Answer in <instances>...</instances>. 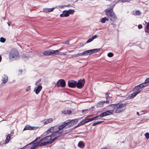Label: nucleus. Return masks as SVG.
<instances>
[{
	"label": "nucleus",
	"instance_id": "obj_1",
	"mask_svg": "<svg viewBox=\"0 0 149 149\" xmlns=\"http://www.w3.org/2000/svg\"><path fill=\"white\" fill-rule=\"evenodd\" d=\"M73 122H68L66 123L65 122L63 124L59 126L56 125L51 128L50 130H48L46 132V133H50V134L56 132H59L63 128H69L73 125Z\"/></svg>",
	"mask_w": 149,
	"mask_h": 149
},
{
	"label": "nucleus",
	"instance_id": "obj_2",
	"mask_svg": "<svg viewBox=\"0 0 149 149\" xmlns=\"http://www.w3.org/2000/svg\"><path fill=\"white\" fill-rule=\"evenodd\" d=\"M107 1H110L112 2V3L111 6V8H107L105 10L106 14L111 21L113 22H115L117 19V18L113 12V9L117 2H115V0H107Z\"/></svg>",
	"mask_w": 149,
	"mask_h": 149
},
{
	"label": "nucleus",
	"instance_id": "obj_3",
	"mask_svg": "<svg viewBox=\"0 0 149 149\" xmlns=\"http://www.w3.org/2000/svg\"><path fill=\"white\" fill-rule=\"evenodd\" d=\"M20 58V56L18 50L15 49L11 50L9 53V58L11 61L17 60Z\"/></svg>",
	"mask_w": 149,
	"mask_h": 149
},
{
	"label": "nucleus",
	"instance_id": "obj_4",
	"mask_svg": "<svg viewBox=\"0 0 149 149\" xmlns=\"http://www.w3.org/2000/svg\"><path fill=\"white\" fill-rule=\"evenodd\" d=\"M125 104L118 103L116 104H111L110 106H112L113 107L116 109L115 113H120L124 111L125 109Z\"/></svg>",
	"mask_w": 149,
	"mask_h": 149
},
{
	"label": "nucleus",
	"instance_id": "obj_5",
	"mask_svg": "<svg viewBox=\"0 0 149 149\" xmlns=\"http://www.w3.org/2000/svg\"><path fill=\"white\" fill-rule=\"evenodd\" d=\"M65 132H63V131H62V132H56L53 133H52L51 134V136L53 139H54V141H55V140L57 139V138L61 136V135H64L68 134L70 132V130H65Z\"/></svg>",
	"mask_w": 149,
	"mask_h": 149
},
{
	"label": "nucleus",
	"instance_id": "obj_6",
	"mask_svg": "<svg viewBox=\"0 0 149 149\" xmlns=\"http://www.w3.org/2000/svg\"><path fill=\"white\" fill-rule=\"evenodd\" d=\"M43 136H45L43 137L45 140V141L47 145L51 144V143L53 142L54 141V139L53 138L51 134L50 133H46V132L43 134Z\"/></svg>",
	"mask_w": 149,
	"mask_h": 149
},
{
	"label": "nucleus",
	"instance_id": "obj_7",
	"mask_svg": "<svg viewBox=\"0 0 149 149\" xmlns=\"http://www.w3.org/2000/svg\"><path fill=\"white\" fill-rule=\"evenodd\" d=\"M37 142L36 139L34 140L28 144L26 147L28 148L29 149H35L39 146Z\"/></svg>",
	"mask_w": 149,
	"mask_h": 149
},
{
	"label": "nucleus",
	"instance_id": "obj_8",
	"mask_svg": "<svg viewBox=\"0 0 149 149\" xmlns=\"http://www.w3.org/2000/svg\"><path fill=\"white\" fill-rule=\"evenodd\" d=\"M98 116H96L94 117H91L90 118H84V117H82V118L77 119H76L75 120H68V121H75V120H77L76 121H78L79 120H80V121H92V120H96V119L98 117Z\"/></svg>",
	"mask_w": 149,
	"mask_h": 149
},
{
	"label": "nucleus",
	"instance_id": "obj_9",
	"mask_svg": "<svg viewBox=\"0 0 149 149\" xmlns=\"http://www.w3.org/2000/svg\"><path fill=\"white\" fill-rule=\"evenodd\" d=\"M37 142L39 146H45L47 145V143L45 141V140L44 138L41 136L39 137L36 138Z\"/></svg>",
	"mask_w": 149,
	"mask_h": 149
},
{
	"label": "nucleus",
	"instance_id": "obj_10",
	"mask_svg": "<svg viewBox=\"0 0 149 149\" xmlns=\"http://www.w3.org/2000/svg\"><path fill=\"white\" fill-rule=\"evenodd\" d=\"M74 12V10L70 9L67 11L65 10L63 12V13L60 15V16L61 17H67L70 14H73Z\"/></svg>",
	"mask_w": 149,
	"mask_h": 149
},
{
	"label": "nucleus",
	"instance_id": "obj_11",
	"mask_svg": "<svg viewBox=\"0 0 149 149\" xmlns=\"http://www.w3.org/2000/svg\"><path fill=\"white\" fill-rule=\"evenodd\" d=\"M85 84V80L84 79H81L78 80V82H77L76 86L79 89L81 88Z\"/></svg>",
	"mask_w": 149,
	"mask_h": 149
},
{
	"label": "nucleus",
	"instance_id": "obj_12",
	"mask_svg": "<svg viewBox=\"0 0 149 149\" xmlns=\"http://www.w3.org/2000/svg\"><path fill=\"white\" fill-rule=\"evenodd\" d=\"M56 85L58 87L61 86L62 87H64L65 86V81L63 79H59L57 81Z\"/></svg>",
	"mask_w": 149,
	"mask_h": 149
},
{
	"label": "nucleus",
	"instance_id": "obj_13",
	"mask_svg": "<svg viewBox=\"0 0 149 149\" xmlns=\"http://www.w3.org/2000/svg\"><path fill=\"white\" fill-rule=\"evenodd\" d=\"M112 94L107 93L106 95V103H108L111 102L112 100Z\"/></svg>",
	"mask_w": 149,
	"mask_h": 149
},
{
	"label": "nucleus",
	"instance_id": "obj_14",
	"mask_svg": "<svg viewBox=\"0 0 149 149\" xmlns=\"http://www.w3.org/2000/svg\"><path fill=\"white\" fill-rule=\"evenodd\" d=\"M113 111L111 110L104 112L100 114V117H103L107 116L110 115L113 113Z\"/></svg>",
	"mask_w": 149,
	"mask_h": 149
},
{
	"label": "nucleus",
	"instance_id": "obj_15",
	"mask_svg": "<svg viewBox=\"0 0 149 149\" xmlns=\"http://www.w3.org/2000/svg\"><path fill=\"white\" fill-rule=\"evenodd\" d=\"M77 82L74 80H69L68 82V85L70 88H75L76 87Z\"/></svg>",
	"mask_w": 149,
	"mask_h": 149
},
{
	"label": "nucleus",
	"instance_id": "obj_16",
	"mask_svg": "<svg viewBox=\"0 0 149 149\" xmlns=\"http://www.w3.org/2000/svg\"><path fill=\"white\" fill-rule=\"evenodd\" d=\"M140 86V84L136 86L134 88V91H136V92L138 93V94L140 93L141 91V89L142 88Z\"/></svg>",
	"mask_w": 149,
	"mask_h": 149
},
{
	"label": "nucleus",
	"instance_id": "obj_17",
	"mask_svg": "<svg viewBox=\"0 0 149 149\" xmlns=\"http://www.w3.org/2000/svg\"><path fill=\"white\" fill-rule=\"evenodd\" d=\"M42 88V87L41 85H38L36 89H34L33 90L36 94H38L41 91Z\"/></svg>",
	"mask_w": 149,
	"mask_h": 149
},
{
	"label": "nucleus",
	"instance_id": "obj_18",
	"mask_svg": "<svg viewBox=\"0 0 149 149\" xmlns=\"http://www.w3.org/2000/svg\"><path fill=\"white\" fill-rule=\"evenodd\" d=\"M72 111L70 110H65L61 111V113L62 114L64 115H70L72 113Z\"/></svg>",
	"mask_w": 149,
	"mask_h": 149
},
{
	"label": "nucleus",
	"instance_id": "obj_19",
	"mask_svg": "<svg viewBox=\"0 0 149 149\" xmlns=\"http://www.w3.org/2000/svg\"><path fill=\"white\" fill-rule=\"evenodd\" d=\"M51 55H58L60 54L58 50H53L51 49Z\"/></svg>",
	"mask_w": 149,
	"mask_h": 149
},
{
	"label": "nucleus",
	"instance_id": "obj_20",
	"mask_svg": "<svg viewBox=\"0 0 149 149\" xmlns=\"http://www.w3.org/2000/svg\"><path fill=\"white\" fill-rule=\"evenodd\" d=\"M138 94V93L136 91H134V92L131 93L128 97L129 99L134 98Z\"/></svg>",
	"mask_w": 149,
	"mask_h": 149
},
{
	"label": "nucleus",
	"instance_id": "obj_21",
	"mask_svg": "<svg viewBox=\"0 0 149 149\" xmlns=\"http://www.w3.org/2000/svg\"><path fill=\"white\" fill-rule=\"evenodd\" d=\"M51 49L45 51L43 52V54L45 56L51 55Z\"/></svg>",
	"mask_w": 149,
	"mask_h": 149
},
{
	"label": "nucleus",
	"instance_id": "obj_22",
	"mask_svg": "<svg viewBox=\"0 0 149 149\" xmlns=\"http://www.w3.org/2000/svg\"><path fill=\"white\" fill-rule=\"evenodd\" d=\"M2 80L3 81V83L4 84H5L8 81V77L6 75H4L3 77Z\"/></svg>",
	"mask_w": 149,
	"mask_h": 149
},
{
	"label": "nucleus",
	"instance_id": "obj_23",
	"mask_svg": "<svg viewBox=\"0 0 149 149\" xmlns=\"http://www.w3.org/2000/svg\"><path fill=\"white\" fill-rule=\"evenodd\" d=\"M54 9V8H44L43 9V11L44 12L46 13L47 12H50L52 11Z\"/></svg>",
	"mask_w": 149,
	"mask_h": 149
},
{
	"label": "nucleus",
	"instance_id": "obj_24",
	"mask_svg": "<svg viewBox=\"0 0 149 149\" xmlns=\"http://www.w3.org/2000/svg\"><path fill=\"white\" fill-rule=\"evenodd\" d=\"M91 52V50L84 51L83 52L84 56L90 55L92 54Z\"/></svg>",
	"mask_w": 149,
	"mask_h": 149
},
{
	"label": "nucleus",
	"instance_id": "obj_25",
	"mask_svg": "<svg viewBox=\"0 0 149 149\" xmlns=\"http://www.w3.org/2000/svg\"><path fill=\"white\" fill-rule=\"evenodd\" d=\"M10 139V134H8L6 136V139L4 143L5 144L8 143Z\"/></svg>",
	"mask_w": 149,
	"mask_h": 149
},
{
	"label": "nucleus",
	"instance_id": "obj_26",
	"mask_svg": "<svg viewBox=\"0 0 149 149\" xmlns=\"http://www.w3.org/2000/svg\"><path fill=\"white\" fill-rule=\"evenodd\" d=\"M33 127H31L30 125H26L24 129V130H31L33 129Z\"/></svg>",
	"mask_w": 149,
	"mask_h": 149
},
{
	"label": "nucleus",
	"instance_id": "obj_27",
	"mask_svg": "<svg viewBox=\"0 0 149 149\" xmlns=\"http://www.w3.org/2000/svg\"><path fill=\"white\" fill-rule=\"evenodd\" d=\"M78 146L79 147L81 148H83L84 147V143L82 141H80L79 142Z\"/></svg>",
	"mask_w": 149,
	"mask_h": 149
},
{
	"label": "nucleus",
	"instance_id": "obj_28",
	"mask_svg": "<svg viewBox=\"0 0 149 149\" xmlns=\"http://www.w3.org/2000/svg\"><path fill=\"white\" fill-rule=\"evenodd\" d=\"M91 54H92L94 53H95L97 52H99L100 50V49H91Z\"/></svg>",
	"mask_w": 149,
	"mask_h": 149
},
{
	"label": "nucleus",
	"instance_id": "obj_29",
	"mask_svg": "<svg viewBox=\"0 0 149 149\" xmlns=\"http://www.w3.org/2000/svg\"><path fill=\"white\" fill-rule=\"evenodd\" d=\"M148 85H149V84H148L147 82H146L145 81L144 83H141L140 84V86H141V87L142 88L148 86Z\"/></svg>",
	"mask_w": 149,
	"mask_h": 149
},
{
	"label": "nucleus",
	"instance_id": "obj_30",
	"mask_svg": "<svg viewBox=\"0 0 149 149\" xmlns=\"http://www.w3.org/2000/svg\"><path fill=\"white\" fill-rule=\"evenodd\" d=\"M109 19L107 17H104L101 19V21L102 23H104L106 21H108Z\"/></svg>",
	"mask_w": 149,
	"mask_h": 149
},
{
	"label": "nucleus",
	"instance_id": "obj_31",
	"mask_svg": "<svg viewBox=\"0 0 149 149\" xmlns=\"http://www.w3.org/2000/svg\"><path fill=\"white\" fill-rule=\"evenodd\" d=\"M106 103V101H99L98 103V104L99 105H103L105 103Z\"/></svg>",
	"mask_w": 149,
	"mask_h": 149
},
{
	"label": "nucleus",
	"instance_id": "obj_32",
	"mask_svg": "<svg viewBox=\"0 0 149 149\" xmlns=\"http://www.w3.org/2000/svg\"><path fill=\"white\" fill-rule=\"evenodd\" d=\"M74 56L78 57L80 56H84L83 52L81 53H79L74 55Z\"/></svg>",
	"mask_w": 149,
	"mask_h": 149
},
{
	"label": "nucleus",
	"instance_id": "obj_33",
	"mask_svg": "<svg viewBox=\"0 0 149 149\" xmlns=\"http://www.w3.org/2000/svg\"><path fill=\"white\" fill-rule=\"evenodd\" d=\"M88 122H80V123L78 124V126L81 125H84V124L87 123Z\"/></svg>",
	"mask_w": 149,
	"mask_h": 149
},
{
	"label": "nucleus",
	"instance_id": "obj_34",
	"mask_svg": "<svg viewBox=\"0 0 149 149\" xmlns=\"http://www.w3.org/2000/svg\"><path fill=\"white\" fill-rule=\"evenodd\" d=\"M5 39L3 38V37H1L0 39V41L2 42V43H4L5 41Z\"/></svg>",
	"mask_w": 149,
	"mask_h": 149
},
{
	"label": "nucleus",
	"instance_id": "obj_35",
	"mask_svg": "<svg viewBox=\"0 0 149 149\" xmlns=\"http://www.w3.org/2000/svg\"><path fill=\"white\" fill-rule=\"evenodd\" d=\"M113 54L111 52L107 54V56L109 57H112L113 56Z\"/></svg>",
	"mask_w": 149,
	"mask_h": 149
},
{
	"label": "nucleus",
	"instance_id": "obj_36",
	"mask_svg": "<svg viewBox=\"0 0 149 149\" xmlns=\"http://www.w3.org/2000/svg\"><path fill=\"white\" fill-rule=\"evenodd\" d=\"M145 136L148 139H149V133L148 132H146L145 134Z\"/></svg>",
	"mask_w": 149,
	"mask_h": 149
},
{
	"label": "nucleus",
	"instance_id": "obj_37",
	"mask_svg": "<svg viewBox=\"0 0 149 149\" xmlns=\"http://www.w3.org/2000/svg\"><path fill=\"white\" fill-rule=\"evenodd\" d=\"M89 111V109H84L82 111V113H88V111Z\"/></svg>",
	"mask_w": 149,
	"mask_h": 149
},
{
	"label": "nucleus",
	"instance_id": "obj_38",
	"mask_svg": "<svg viewBox=\"0 0 149 149\" xmlns=\"http://www.w3.org/2000/svg\"><path fill=\"white\" fill-rule=\"evenodd\" d=\"M93 40V39H92V38H89V39H88L87 40V41L86 42V43H88L90 42H91V41H92Z\"/></svg>",
	"mask_w": 149,
	"mask_h": 149
},
{
	"label": "nucleus",
	"instance_id": "obj_39",
	"mask_svg": "<svg viewBox=\"0 0 149 149\" xmlns=\"http://www.w3.org/2000/svg\"><path fill=\"white\" fill-rule=\"evenodd\" d=\"M31 89V87L30 86H27L26 89V92H28Z\"/></svg>",
	"mask_w": 149,
	"mask_h": 149
},
{
	"label": "nucleus",
	"instance_id": "obj_40",
	"mask_svg": "<svg viewBox=\"0 0 149 149\" xmlns=\"http://www.w3.org/2000/svg\"><path fill=\"white\" fill-rule=\"evenodd\" d=\"M102 122H97L94 123L92 125H93V126H95V125H97V124H100V123H101Z\"/></svg>",
	"mask_w": 149,
	"mask_h": 149
},
{
	"label": "nucleus",
	"instance_id": "obj_41",
	"mask_svg": "<svg viewBox=\"0 0 149 149\" xmlns=\"http://www.w3.org/2000/svg\"><path fill=\"white\" fill-rule=\"evenodd\" d=\"M102 122H97L94 123L92 125H93V126H95V125H97V124H100V123H101Z\"/></svg>",
	"mask_w": 149,
	"mask_h": 149
},
{
	"label": "nucleus",
	"instance_id": "obj_42",
	"mask_svg": "<svg viewBox=\"0 0 149 149\" xmlns=\"http://www.w3.org/2000/svg\"><path fill=\"white\" fill-rule=\"evenodd\" d=\"M140 12L139 11L137 10L135 12V14L137 15H140Z\"/></svg>",
	"mask_w": 149,
	"mask_h": 149
},
{
	"label": "nucleus",
	"instance_id": "obj_43",
	"mask_svg": "<svg viewBox=\"0 0 149 149\" xmlns=\"http://www.w3.org/2000/svg\"><path fill=\"white\" fill-rule=\"evenodd\" d=\"M44 121H52L53 120L52 118H50L47 119H45L44 120Z\"/></svg>",
	"mask_w": 149,
	"mask_h": 149
},
{
	"label": "nucleus",
	"instance_id": "obj_44",
	"mask_svg": "<svg viewBox=\"0 0 149 149\" xmlns=\"http://www.w3.org/2000/svg\"><path fill=\"white\" fill-rule=\"evenodd\" d=\"M98 37V36L97 35H95L94 36L92 37V38L93 40L94 39Z\"/></svg>",
	"mask_w": 149,
	"mask_h": 149
},
{
	"label": "nucleus",
	"instance_id": "obj_45",
	"mask_svg": "<svg viewBox=\"0 0 149 149\" xmlns=\"http://www.w3.org/2000/svg\"><path fill=\"white\" fill-rule=\"evenodd\" d=\"M146 82H147L148 84H149V77L147 78L145 80Z\"/></svg>",
	"mask_w": 149,
	"mask_h": 149
},
{
	"label": "nucleus",
	"instance_id": "obj_46",
	"mask_svg": "<svg viewBox=\"0 0 149 149\" xmlns=\"http://www.w3.org/2000/svg\"><path fill=\"white\" fill-rule=\"evenodd\" d=\"M146 29L149 30V23H148L146 26Z\"/></svg>",
	"mask_w": 149,
	"mask_h": 149
},
{
	"label": "nucleus",
	"instance_id": "obj_47",
	"mask_svg": "<svg viewBox=\"0 0 149 149\" xmlns=\"http://www.w3.org/2000/svg\"><path fill=\"white\" fill-rule=\"evenodd\" d=\"M142 26L141 24H139L138 26V28L139 29H141L142 28Z\"/></svg>",
	"mask_w": 149,
	"mask_h": 149
},
{
	"label": "nucleus",
	"instance_id": "obj_48",
	"mask_svg": "<svg viewBox=\"0 0 149 149\" xmlns=\"http://www.w3.org/2000/svg\"><path fill=\"white\" fill-rule=\"evenodd\" d=\"M69 43V40H66L65 42V43H64L65 44H68Z\"/></svg>",
	"mask_w": 149,
	"mask_h": 149
},
{
	"label": "nucleus",
	"instance_id": "obj_49",
	"mask_svg": "<svg viewBox=\"0 0 149 149\" xmlns=\"http://www.w3.org/2000/svg\"><path fill=\"white\" fill-rule=\"evenodd\" d=\"M145 32H146V33H149V30H145Z\"/></svg>",
	"mask_w": 149,
	"mask_h": 149
},
{
	"label": "nucleus",
	"instance_id": "obj_50",
	"mask_svg": "<svg viewBox=\"0 0 149 149\" xmlns=\"http://www.w3.org/2000/svg\"><path fill=\"white\" fill-rule=\"evenodd\" d=\"M100 149H108L106 147H103V148H102Z\"/></svg>",
	"mask_w": 149,
	"mask_h": 149
},
{
	"label": "nucleus",
	"instance_id": "obj_51",
	"mask_svg": "<svg viewBox=\"0 0 149 149\" xmlns=\"http://www.w3.org/2000/svg\"><path fill=\"white\" fill-rule=\"evenodd\" d=\"M64 6H59V7L61 8H62Z\"/></svg>",
	"mask_w": 149,
	"mask_h": 149
},
{
	"label": "nucleus",
	"instance_id": "obj_52",
	"mask_svg": "<svg viewBox=\"0 0 149 149\" xmlns=\"http://www.w3.org/2000/svg\"><path fill=\"white\" fill-rule=\"evenodd\" d=\"M49 122H45L44 123V124H47Z\"/></svg>",
	"mask_w": 149,
	"mask_h": 149
},
{
	"label": "nucleus",
	"instance_id": "obj_53",
	"mask_svg": "<svg viewBox=\"0 0 149 149\" xmlns=\"http://www.w3.org/2000/svg\"><path fill=\"white\" fill-rule=\"evenodd\" d=\"M69 6H70V5L69 4H68V5H64V6L67 7H68Z\"/></svg>",
	"mask_w": 149,
	"mask_h": 149
},
{
	"label": "nucleus",
	"instance_id": "obj_54",
	"mask_svg": "<svg viewBox=\"0 0 149 149\" xmlns=\"http://www.w3.org/2000/svg\"><path fill=\"white\" fill-rule=\"evenodd\" d=\"M1 59H2V57H1V56L0 55V62L1 61Z\"/></svg>",
	"mask_w": 149,
	"mask_h": 149
},
{
	"label": "nucleus",
	"instance_id": "obj_55",
	"mask_svg": "<svg viewBox=\"0 0 149 149\" xmlns=\"http://www.w3.org/2000/svg\"><path fill=\"white\" fill-rule=\"evenodd\" d=\"M136 114H137V115H138V116H139V115H140V114H139V112H136Z\"/></svg>",
	"mask_w": 149,
	"mask_h": 149
},
{
	"label": "nucleus",
	"instance_id": "obj_56",
	"mask_svg": "<svg viewBox=\"0 0 149 149\" xmlns=\"http://www.w3.org/2000/svg\"><path fill=\"white\" fill-rule=\"evenodd\" d=\"M19 72H20L21 73L22 72V70H19Z\"/></svg>",
	"mask_w": 149,
	"mask_h": 149
},
{
	"label": "nucleus",
	"instance_id": "obj_57",
	"mask_svg": "<svg viewBox=\"0 0 149 149\" xmlns=\"http://www.w3.org/2000/svg\"><path fill=\"white\" fill-rule=\"evenodd\" d=\"M8 24L9 26H10V24L9 23H8Z\"/></svg>",
	"mask_w": 149,
	"mask_h": 149
},
{
	"label": "nucleus",
	"instance_id": "obj_58",
	"mask_svg": "<svg viewBox=\"0 0 149 149\" xmlns=\"http://www.w3.org/2000/svg\"><path fill=\"white\" fill-rule=\"evenodd\" d=\"M38 83V81H37V82H36V83H35V84L36 85H37Z\"/></svg>",
	"mask_w": 149,
	"mask_h": 149
},
{
	"label": "nucleus",
	"instance_id": "obj_59",
	"mask_svg": "<svg viewBox=\"0 0 149 149\" xmlns=\"http://www.w3.org/2000/svg\"><path fill=\"white\" fill-rule=\"evenodd\" d=\"M94 106H93L91 107L92 109H94Z\"/></svg>",
	"mask_w": 149,
	"mask_h": 149
},
{
	"label": "nucleus",
	"instance_id": "obj_60",
	"mask_svg": "<svg viewBox=\"0 0 149 149\" xmlns=\"http://www.w3.org/2000/svg\"><path fill=\"white\" fill-rule=\"evenodd\" d=\"M19 149H25V148H21Z\"/></svg>",
	"mask_w": 149,
	"mask_h": 149
},
{
	"label": "nucleus",
	"instance_id": "obj_61",
	"mask_svg": "<svg viewBox=\"0 0 149 149\" xmlns=\"http://www.w3.org/2000/svg\"><path fill=\"white\" fill-rule=\"evenodd\" d=\"M64 54V53H63V54Z\"/></svg>",
	"mask_w": 149,
	"mask_h": 149
},
{
	"label": "nucleus",
	"instance_id": "obj_62",
	"mask_svg": "<svg viewBox=\"0 0 149 149\" xmlns=\"http://www.w3.org/2000/svg\"><path fill=\"white\" fill-rule=\"evenodd\" d=\"M3 121V120H1V121Z\"/></svg>",
	"mask_w": 149,
	"mask_h": 149
},
{
	"label": "nucleus",
	"instance_id": "obj_63",
	"mask_svg": "<svg viewBox=\"0 0 149 149\" xmlns=\"http://www.w3.org/2000/svg\"><path fill=\"white\" fill-rule=\"evenodd\" d=\"M0 118H1V117L0 116Z\"/></svg>",
	"mask_w": 149,
	"mask_h": 149
}]
</instances>
